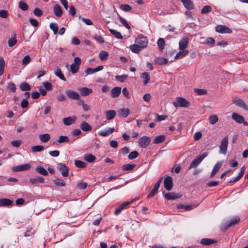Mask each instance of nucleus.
Returning a JSON list of instances; mask_svg holds the SVG:
<instances>
[{
  "instance_id": "1",
  "label": "nucleus",
  "mask_w": 248,
  "mask_h": 248,
  "mask_svg": "<svg viewBox=\"0 0 248 248\" xmlns=\"http://www.w3.org/2000/svg\"><path fill=\"white\" fill-rule=\"evenodd\" d=\"M172 104L175 108H186L190 106L189 102L182 97H177L176 101L173 102Z\"/></svg>"
},
{
  "instance_id": "2",
  "label": "nucleus",
  "mask_w": 248,
  "mask_h": 248,
  "mask_svg": "<svg viewBox=\"0 0 248 248\" xmlns=\"http://www.w3.org/2000/svg\"><path fill=\"white\" fill-rule=\"evenodd\" d=\"M208 155V153L205 152L202 155L197 156L192 161L188 169L190 170L197 167L200 164V163Z\"/></svg>"
},
{
  "instance_id": "3",
  "label": "nucleus",
  "mask_w": 248,
  "mask_h": 248,
  "mask_svg": "<svg viewBox=\"0 0 248 248\" xmlns=\"http://www.w3.org/2000/svg\"><path fill=\"white\" fill-rule=\"evenodd\" d=\"M135 43L138 45L141 48L146 47L148 44V39L147 37L142 35H139L135 40Z\"/></svg>"
},
{
  "instance_id": "4",
  "label": "nucleus",
  "mask_w": 248,
  "mask_h": 248,
  "mask_svg": "<svg viewBox=\"0 0 248 248\" xmlns=\"http://www.w3.org/2000/svg\"><path fill=\"white\" fill-rule=\"evenodd\" d=\"M228 145V137L227 136L223 138L220 142L219 148L220 149L219 153L223 155H226L227 151Z\"/></svg>"
},
{
  "instance_id": "5",
  "label": "nucleus",
  "mask_w": 248,
  "mask_h": 248,
  "mask_svg": "<svg viewBox=\"0 0 248 248\" xmlns=\"http://www.w3.org/2000/svg\"><path fill=\"white\" fill-rule=\"evenodd\" d=\"M215 29L217 32L220 33H232V30L225 25H217Z\"/></svg>"
},
{
  "instance_id": "6",
  "label": "nucleus",
  "mask_w": 248,
  "mask_h": 248,
  "mask_svg": "<svg viewBox=\"0 0 248 248\" xmlns=\"http://www.w3.org/2000/svg\"><path fill=\"white\" fill-rule=\"evenodd\" d=\"M31 165L30 164H25L13 167L12 170L15 172L22 171L30 169Z\"/></svg>"
},
{
  "instance_id": "7",
  "label": "nucleus",
  "mask_w": 248,
  "mask_h": 248,
  "mask_svg": "<svg viewBox=\"0 0 248 248\" xmlns=\"http://www.w3.org/2000/svg\"><path fill=\"white\" fill-rule=\"evenodd\" d=\"M163 177H161L155 184L154 188L148 195L147 198H150L153 197L158 191L160 185L162 182Z\"/></svg>"
},
{
  "instance_id": "8",
  "label": "nucleus",
  "mask_w": 248,
  "mask_h": 248,
  "mask_svg": "<svg viewBox=\"0 0 248 248\" xmlns=\"http://www.w3.org/2000/svg\"><path fill=\"white\" fill-rule=\"evenodd\" d=\"M164 186L165 188L169 191L170 190L173 186V180L170 176L166 177L164 181Z\"/></svg>"
},
{
  "instance_id": "9",
  "label": "nucleus",
  "mask_w": 248,
  "mask_h": 248,
  "mask_svg": "<svg viewBox=\"0 0 248 248\" xmlns=\"http://www.w3.org/2000/svg\"><path fill=\"white\" fill-rule=\"evenodd\" d=\"M233 102L237 106L243 108L245 110L248 111V106L242 99L235 98L233 99Z\"/></svg>"
},
{
  "instance_id": "10",
  "label": "nucleus",
  "mask_w": 248,
  "mask_h": 248,
  "mask_svg": "<svg viewBox=\"0 0 248 248\" xmlns=\"http://www.w3.org/2000/svg\"><path fill=\"white\" fill-rule=\"evenodd\" d=\"M189 38L187 37H183L179 42V49L180 50H186L185 49L187 47Z\"/></svg>"
},
{
  "instance_id": "11",
  "label": "nucleus",
  "mask_w": 248,
  "mask_h": 248,
  "mask_svg": "<svg viewBox=\"0 0 248 248\" xmlns=\"http://www.w3.org/2000/svg\"><path fill=\"white\" fill-rule=\"evenodd\" d=\"M150 141L149 137L143 136L139 139V144L142 148H146L149 144Z\"/></svg>"
},
{
  "instance_id": "12",
  "label": "nucleus",
  "mask_w": 248,
  "mask_h": 248,
  "mask_svg": "<svg viewBox=\"0 0 248 248\" xmlns=\"http://www.w3.org/2000/svg\"><path fill=\"white\" fill-rule=\"evenodd\" d=\"M67 96L70 99L74 100H79L80 99L79 94L73 91L68 90L65 91Z\"/></svg>"
},
{
  "instance_id": "13",
  "label": "nucleus",
  "mask_w": 248,
  "mask_h": 248,
  "mask_svg": "<svg viewBox=\"0 0 248 248\" xmlns=\"http://www.w3.org/2000/svg\"><path fill=\"white\" fill-rule=\"evenodd\" d=\"M240 221V218L238 217H235L231 219L230 222L226 225H222L221 229L225 231L228 228L232 226Z\"/></svg>"
},
{
  "instance_id": "14",
  "label": "nucleus",
  "mask_w": 248,
  "mask_h": 248,
  "mask_svg": "<svg viewBox=\"0 0 248 248\" xmlns=\"http://www.w3.org/2000/svg\"><path fill=\"white\" fill-rule=\"evenodd\" d=\"M58 168L61 171L62 175L64 177H67L69 174V170L65 164L60 163L58 164Z\"/></svg>"
},
{
  "instance_id": "15",
  "label": "nucleus",
  "mask_w": 248,
  "mask_h": 248,
  "mask_svg": "<svg viewBox=\"0 0 248 248\" xmlns=\"http://www.w3.org/2000/svg\"><path fill=\"white\" fill-rule=\"evenodd\" d=\"M164 197L168 200H174L180 198L181 195L175 192H168L165 194Z\"/></svg>"
},
{
  "instance_id": "16",
  "label": "nucleus",
  "mask_w": 248,
  "mask_h": 248,
  "mask_svg": "<svg viewBox=\"0 0 248 248\" xmlns=\"http://www.w3.org/2000/svg\"><path fill=\"white\" fill-rule=\"evenodd\" d=\"M77 120V117L75 116L68 117L62 119V122L65 125H70L74 123Z\"/></svg>"
},
{
  "instance_id": "17",
  "label": "nucleus",
  "mask_w": 248,
  "mask_h": 248,
  "mask_svg": "<svg viewBox=\"0 0 248 248\" xmlns=\"http://www.w3.org/2000/svg\"><path fill=\"white\" fill-rule=\"evenodd\" d=\"M114 131V128H108L105 130L100 131L98 134L100 136L107 137L112 134Z\"/></svg>"
},
{
  "instance_id": "18",
  "label": "nucleus",
  "mask_w": 248,
  "mask_h": 248,
  "mask_svg": "<svg viewBox=\"0 0 248 248\" xmlns=\"http://www.w3.org/2000/svg\"><path fill=\"white\" fill-rule=\"evenodd\" d=\"M184 7L188 10L194 9V4L191 0H181Z\"/></svg>"
},
{
  "instance_id": "19",
  "label": "nucleus",
  "mask_w": 248,
  "mask_h": 248,
  "mask_svg": "<svg viewBox=\"0 0 248 248\" xmlns=\"http://www.w3.org/2000/svg\"><path fill=\"white\" fill-rule=\"evenodd\" d=\"M121 92V88L119 87H116L113 88L111 91V95L113 98L118 97Z\"/></svg>"
},
{
  "instance_id": "20",
  "label": "nucleus",
  "mask_w": 248,
  "mask_h": 248,
  "mask_svg": "<svg viewBox=\"0 0 248 248\" xmlns=\"http://www.w3.org/2000/svg\"><path fill=\"white\" fill-rule=\"evenodd\" d=\"M223 164L222 162H217L214 166L213 170L211 173L210 177H213L219 170Z\"/></svg>"
},
{
  "instance_id": "21",
  "label": "nucleus",
  "mask_w": 248,
  "mask_h": 248,
  "mask_svg": "<svg viewBox=\"0 0 248 248\" xmlns=\"http://www.w3.org/2000/svg\"><path fill=\"white\" fill-rule=\"evenodd\" d=\"M232 119L239 124L243 122V119L244 118L242 115L237 113H233L232 115Z\"/></svg>"
},
{
  "instance_id": "22",
  "label": "nucleus",
  "mask_w": 248,
  "mask_h": 248,
  "mask_svg": "<svg viewBox=\"0 0 248 248\" xmlns=\"http://www.w3.org/2000/svg\"><path fill=\"white\" fill-rule=\"evenodd\" d=\"M79 91L82 96H87L93 92V90L92 89H89L87 87L81 88L79 90Z\"/></svg>"
},
{
  "instance_id": "23",
  "label": "nucleus",
  "mask_w": 248,
  "mask_h": 248,
  "mask_svg": "<svg viewBox=\"0 0 248 248\" xmlns=\"http://www.w3.org/2000/svg\"><path fill=\"white\" fill-rule=\"evenodd\" d=\"M29 182L32 184H36L37 183H43L44 179L41 176H37L34 178H30Z\"/></svg>"
},
{
  "instance_id": "24",
  "label": "nucleus",
  "mask_w": 248,
  "mask_h": 248,
  "mask_svg": "<svg viewBox=\"0 0 248 248\" xmlns=\"http://www.w3.org/2000/svg\"><path fill=\"white\" fill-rule=\"evenodd\" d=\"M118 112L120 117L125 118L129 115L130 111L128 108H123L120 109Z\"/></svg>"
},
{
  "instance_id": "25",
  "label": "nucleus",
  "mask_w": 248,
  "mask_h": 248,
  "mask_svg": "<svg viewBox=\"0 0 248 248\" xmlns=\"http://www.w3.org/2000/svg\"><path fill=\"white\" fill-rule=\"evenodd\" d=\"M53 11L55 15L58 17H60L62 14V11L61 7L58 4L54 5Z\"/></svg>"
},
{
  "instance_id": "26",
  "label": "nucleus",
  "mask_w": 248,
  "mask_h": 248,
  "mask_svg": "<svg viewBox=\"0 0 248 248\" xmlns=\"http://www.w3.org/2000/svg\"><path fill=\"white\" fill-rule=\"evenodd\" d=\"M141 78L143 80L144 85H146L148 83L150 79V75L147 72H144L141 74Z\"/></svg>"
},
{
  "instance_id": "27",
  "label": "nucleus",
  "mask_w": 248,
  "mask_h": 248,
  "mask_svg": "<svg viewBox=\"0 0 248 248\" xmlns=\"http://www.w3.org/2000/svg\"><path fill=\"white\" fill-rule=\"evenodd\" d=\"M116 115V112L113 110H110L106 112V118L108 120L113 119Z\"/></svg>"
},
{
  "instance_id": "28",
  "label": "nucleus",
  "mask_w": 248,
  "mask_h": 248,
  "mask_svg": "<svg viewBox=\"0 0 248 248\" xmlns=\"http://www.w3.org/2000/svg\"><path fill=\"white\" fill-rule=\"evenodd\" d=\"M13 203V201L8 199H0V206H7L10 205Z\"/></svg>"
},
{
  "instance_id": "29",
  "label": "nucleus",
  "mask_w": 248,
  "mask_h": 248,
  "mask_svg": "<svg viewBox=\"0 0 248 248\" xmlns=\"http://www.w3.org/2000/svg\"><path fill=\"white\" fill-rule=\"evenodd\" d=\"M180 51L175 56L174 59H178L182 58L186 56L189 52L188 50H180Z\"/></svg>"
},
{
  "instance_id": "30",
  "label": "nucleus",
  "mask_w": 248,
  "mask_h": 248,
  "mask_svg": "<svg viewBox=\"0 0 248 248\" xmlns=\"http://www.w3.org/2000/svg\"><path fill=\"white\" fill-rule=\"evenodd\" d=\"M80 127L83 131H89L92 128V126L86 122H82L80 124Z\"/></svg>"
},
{
  "instance_id": "31",
  "label": "nucleus",
  "mask_w": 248,
  "mask_h": 248,
  "mask_svg": "<svg viewBox=\"0 0 248 248\" xmlns=\"http://www.w3.org/2000/svg\"><path fill=\"white\" fill-rule=\"evenodd\" d=\"M84 159L85 161L88 162H93L96 159V157L91 154H87L84 155Z\"/></svg>"
},
{
  "instance_id": "32",
  "label": "nucleus",
  "mask_w": 248,
  "mask_h": 248,
  "mask_svg": "<svg viewBox=\"0 0 248 248\" xmlns=\"http://www.w3.org/2000/svg\"><path fill=\"white\" fill-rule=\"evenodd\" d=\"M155 61V62L159 65L167 64L169 62L168 59L163 57H158L156 58Z\"/></svg>"
},
{
  "instance_id": "33",
  "label": "nucleus",
  "mask_w": 248,
  "mask_h": 248,
  "mask_svg": "<svg viewBox=\"0 0 248 248\" xmlns=\"http://www.w3.org/2000/svg\"><path fill=\"white\" fill-rule=\"evenodd\" d=\"M216 241L210 238H203L201 240V243L203 245H210L216 243Z\"/></svg>"
},
{
  "instance_id": "34",
  "label": "nucleus",
  "mask_w": 248,
  "mask_h": 248,
  "mask_svg": "<svg viewBox=\"0 0 248 248\" xmlns=\"http://www.w3.org/2000/svg\"><path fill=\"white\" fill-rule=\"evenodd\" d=\"M54 74L57 77L60 78L61 80L63 81H66L65 78H64L63 75L62 73L61 69L59 67H57L56 70H55Z\"/></svg>"
},
{
  "instance_id": "35",
  "label": "nucleus",
  "mask_w": 248,
  "mask_h": 248,
  "mask_svg": "<svg viewBox=\"0 0 248 248\" xmlns=\"http://www.w3.org/2000/svg\"><path fill=\"white\" fill-rule=\"evenodd\" d=\"M110 33L117 39H122L123 38V36L122 35L120 32L112 29H110L109 30Z\"/></svg>"
},
{
  "instance_id": "36",
  "label": "nucleus",
  "mask_w": 248,
  "mask_h": 248,
  "mask_svg": "<svg viewBox=\"0 0 248 248\" xmlns=\"http://www.w3.org/2000/svg\"><path fill=\"white\" fill-rule=\"evenodd\" d=\"M130 50L134 53H138L142 48H141L136 43L134 45H130L129 46Z\"/></svg>"
},
{
  "instance_id": "37",
  "label": "nucleus",
  "mask_w": 248,
  "mask_h": 248,
  "mask_svg": "<svg viewBox=\"0 0 248 248\" xmlns=\"http://www.w3.org/2000/svg\"><path fill=\"white\" fill-rule=\"evenodd\" d=\"M39 138L42 142H46L50 140V136L48 134H43L40 135Z\"/></svg>"
},
{
  "instance_id": "38",
  "label": "nucleus",
  "mask_w": 248,
  "mask_h": 248,
  "mask_svg": "<svg viewBox=\"0 0 248 248\" xmlns=\"http://www.w3.org/2000/svg\"><path fill=\"white\" fill-rule=\"evenodd\" d=\"M36 171L40 174L44 176H46L48 174L47 171L43 167H37L36 168Z\"/></svg>"
},
{
  "instance_id": "39",
  "label": "nucleus",
  "mask_w": 248,
  "mask_h": 248,
  "mask_svg": "<svg viewBox=\"0 0 248 248\" xmlns=\"http://www.w3.org/2000/svg\"><path fill=\"white\" fill-rule=\"evenodd\" d=\"M165 140V136L164 135H159L154 139L153 142L155 144L159 143L164 141Z\"/></svg>"
},
{
  "instance_id": "40",
  "label": "nucleus",
  "mask_w": 248,
  "mask_h": 248,
  "mask_svg": "<svg viewBox=\"0 0 248 248\" xmlns=\"http://www.w3.org/2000/svg\"><path fill=\"white\" fill-rule=\"evenodd\" d=\"M109 54L106 51H102L99 53V57L101 60L105 61L108 59Z\"/></svg>"
},
{
  "instance_id": "41",
  "label": "nucleus",
  "mask_w": 248,
  "mask_h": 248,
  "mask_svg": "<svg viewBox=\"0 0 248 248\" xmlns=\"http://www.w3.org/2000/svg\"><path fill=\"white\" fill-rule=\"evenodd\" d=\"M20 88L22 91H30L31 89L30 85L26 82H22L20 85Z\"/></svg>"
},
{
  "instance_id": "42",
  "label": "nucleus",
  "mask_w": 248,
  "mask_h": 248,
  "mask_svg": "<svg viewBox=\"0 0 248 248\" xmlns=\"http://www.w3.org/2000/svg\"><path fill=\"white\" fill-rule=\"evenodd\" d=\"M136 167V165L133 164H125L122 166V168L123 170H133Z\"/></svg>"
},
{
  "instance_id": "43",
  "label": "nucleus",
  "mask_w": 248,
  "mask_h": 248,
  "mask_svg": "<svg viewBox=\"0 0 248 248\" xmlns=\"http://www.w3.org/2000/svg\"><path fill=\"white\" fill-rule=\"evenodd\" d=\"M16 35L15 33L14 34V38H11L9 39L8 44L10 47H12L16 44L17 40L16 39Z\"/></svg>"
},
{
  "instance_id": "44",
  "label": "nucleus",
  "mask_w": 248,
  "mask_h": 248,
  "mask_svg": "<svg viewBox=\"0 0 248 248\" xmlns=\"http://www.w3.org/2000/svg\"><path fill=\"white\" fill-rule=\"evenodd\" d=\"M159 50L160 51H162L164 49V46L165 45V41L163 38H159L157 42Z\"/></svg>"
},
{
  "instance_id": "45",
  "label": "nucleus",
  "mask_w": 248,
  "mask_h": 248,
  "mask_svg": "<svg viewBox=\"0 0 248 248\" xmlns=\"http://www.w3.org/2000/svg\"><path fill=\"white\" fill-rule=\"evenodd\" d=\"M218 117L216 115H213L209 117V121L210 124H214L218 121Z\"/></svg>"
},
{
  "instance_id": "46",
  "label": "nucleus",
  "mask_w": 248,
  "mask_h": 248,
  "mask_svg": "<svg viewBox=\"0 0 248 248\" xmlns=\"http://www.w3.org/2000/svg\"><path fill=\"white\" fill-rule=\"evenodd\" d=\"M75 164L78 168H84L86 167V163L85 162L78 160H75Z\"/></svg>"
},
{
  "instance_id": "47",
  "label": "nucleus",
  "mask_w": 248,
  "mask_h": 248,
  "mask_svg": "<svg viewBox=\"0 0 248 248\" xmlns=\"http://www.w3.org/2000/svg\"><path fill=\"white\" fill-rule=\"evenodd\" d=\"M5 66V61L3 58H0V76L3 74Z\"/></svg>"
},
{
  "instance_id": "48",
  "label": "nucleus",
  "mask_w": 248,
  "mask_h": 248,
  "mask_svg": "<svg viewBox=\"0 0 248 248\" xmlns=\"http://www.w3.org/2000/svg\"><path fill=\"white\" fill-rule=\"evenodd\" d=\"M118 18L121 22V23L127 29H130V27L126 22V21L121 17L120 16L118 15Z\"/></svg>"
},
{
  "instance_id": "49",
  "label": "nucleus",
  "mask_w": 248,
  "mask_h": 248,
  "mask_svg": "<svg viewBox=\"0 0 248 248\" xmlns=\"http://www.w3.org/2000/svg\"><path fill=\"white\" fill-rule=\"evenodd\" d=\"M44 149V147L41 145L34 146L31 147V151L33 153L41 152V151H43Z\"/></svg>"
},
{
  "instance_id": "50",
  "label": "nucleus",
  "mask_w": 248,
  "mask_h": 248,
  "mask_svg": "<svg viewBox=\"0 0 248 248\" xmlns=\"http://www.w3.org/2000/svg\"><path fill=\"white\" fill-rule=\"evenodd\" d=\"M69 141V138L67 136H61L59 137L57 140V142L59 143H62L63 142H68Z\"/></svg>"
},
{
  "instance_id": "51",
  "label": "nucleus",
  "mask_w": 248,
  "mask_h": 248,
  "mask_svg": "<svg viewBox=\"0 0 248 248\" xmlns=\"http://www.w3.org/2000/svg\"><path fill=\"white\" fill-rule=\"evenodd\" d=\"M54 182L56 185H57L58 186H64L65 185V182L59 178H56L54 180Z\"/></svg>"
},
{
  "instance_id": "52",
  "label": "nucleus",
  "mask_w": 248,
  "mask_h": 248,
  "mask_svg": "<svg viewBox=\"0 0 248 248\" xmlns=\"http://www.w3.org/2000/svg\"><path fill=\"white\" fill-rule=\"evenodd\" d=\"M211 7L209 5L204 6L201 10L202 14H206L210 13L211 11Z\"/></svg>"
},
{
  "instance_id": "53",
  "label": "nucleus",
  "mask_w": 248,
  "mask_h": 248,
  "mask_svg": "<svg viewBox=\"0 0 248 248\" xmlns=\"http://www.w3.org/2000/svg\"><path fill=\"white\" fill-rule=\"evenodd\" d=\"M127 78L128 76L127 75H118L115 77L116 79L121 82H124Z\"/></svg>"
},
{
  "instance_id": "54",
  "label": "nucleus",
  "mask_w": 248,
  "mask_h": 248,
  "mask_svg": "<svg viewBox=\"0 0 248 248\" xmlns=\"http://www.w3.org/2000/svg\"><path fill=\"white\" fill-rule=\"evenodd\" d=\"M31 61V57L29 55H26L22 60V64L24 65H27Z\"/></svg>"
},
{
  "instance_id": "55",
  "label": "nucleus",
  "mask_w": 248,
  "mask_h": 248,
  "mask_svg": "<svg viewBox=\"0 0 248 248\" xmlns=\"http://www.w3.org/2000/svg\"><path fill=\"white\" fill-rule=\"evenodd\" d=\"M139 155V154L137 151H133L129 154L128 157L129 159H133L137 157Z\"/></svg>"
},
{
  "instance_id": "56",
  "label": "nucleus",
  "mask_w": 248,
  "mask_h": 248,
  "mask_svg": "<svg viewBox=\"0 0 248 248\" xmlns=\"http://www.w3.org/2000/svg\"><path fill=\"white\" fill-rule=\"evenodd\" d=\"M50 29L53 31L54 34H56L58 31V26L56 23H51L50 24Z\"/></svg>"
},
{
  "instance_id": "57",
  "label": "nucleus",
  "mask_w": 248,
  "mask_h": 248,
  "mask_svg": "<svg viewBox=\"0 0 248 248\" xmlns=\"http://www.w3.org/2000/svg\"><path fill=\"white\" fill-rule=\"evenodd\" d=\"M70 69L71 72L73 74H76L78 72L79 70V66L77 65L72 64L70 65Z\"/></svg>"
},
{
  "instance_id": "58",
  "label": "nucleus",
  "mask_w": 248,
  "mask_h": 248,
  "mask_svg": "<svg viewBox=\"0 0 248 248\" xmlns=\"http://www.w3.org/2000/svg\"><path fill=\"white\" fill-rule=\"evenodd\" d=\"M120 8L125 12H129L132 9L131 7L127 4H123L121 5L120 6Z\"/></svg>"
},
{
  "instance_id": "59",
  "label": "nucleus",
  "mask_w": 248,
  "mask_h": 248,
  "mask_svg": "<svg viewBox=\"0 0 248 248\" xmlns=\"http://www.w3.org/2000/svg\"><path fill=\"white\" fill-rule=\"evenodd\" d=\"M194 91L198 95H204L207 93V91L205 89H195Z\"/></svg>"
},
{
  "instance_id": "60",
  "label": "nucleus",
  "mask_w": 248,
  "mask_h": 248,
  "mask_svg": "<svg viewBox=\"0 0 248 248\" xmlns=\"http://www.w3.org/2000/svg\"><path fill=\"white\" fill-rule=\"evenodd\" d=\"M19 7L21 10L23 11H26L28 9V6L26 3L22 1H20L19 2Z\"/></svg>"
},
{
  "instance_id": "61",
  "label": "nucleus",
  "mask_w": 248,
  "mask_h": 248,
  "mask_svg": "<svg viewBox=\"0 0 248 248\" xmlns=\"http://www.w3.org/2000/svg\"><path fill=\"white\" fill-rule=\"evenodd\" d=\"M77 186L80 189H85L87 187V184L85 182H79L77 184Z\"/></svg>"
},
{
  "instance_id": "62",
  "label": "nucleus",
  "mask_w": 248,
  "mask_h": 248,
  "mask_svg": "<svg viewBox=\"0 0 248 248\" xmlns=\"http://www.w3.org/2000/svg\"><path fill=\"white\" fill-rule=\"evenodd\" d=\"M97 42L99 43H103L104 39L103 37L100 35H95L93 37Z\"/></svg>"
},
{
  "instance_id": "63",
  "label": "nucleus",
  "mask_w": 248,
  "mask_h": 248,
  "mask_svg": "<svg viewBox=\"0 0 248 248\" xmlns=\"http://www.w3.org/2000/svg\"><path fill=\"white\" fill-rule=\"evenodd\" d=\"M45 89L47 91H51L52 89V84L48 82H44L43 83Z\"/></svg>"
},
{
  "instance_id": "64",
  "label": "nucleus",
  "mask_w": 248,
  "mask_h": 248,
  "mask_svg": "<svg viewBox=\"0 0 248 248\" xmlns=\"http://www.w3.org/2000/svg\"><path fill=\"white\" fill-rule=\"evenodd\" d=\"M8 89L12 92H15L16 90V87L14 83L10 82L8 85Z\"/></svg>"
}]
</instances>
